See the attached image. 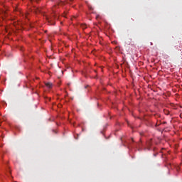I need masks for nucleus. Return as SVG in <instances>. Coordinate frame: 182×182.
<instances>
[{
    "mask_svg": "<svg viewBox=\"0 0 182 182\" xmlns=\"http://www.w3.org/2000/svg\"><path fill=\"white\" fill-rule=\"evenodd\" d=\"M46 86L48 87V89H52L53 85L52 84V82H46Z\"/></svg>",
    "mask_w": 182,
    "mask_h": 182,
    "instance_id": "nucleus-1",
    "label": "nucleus"
},
{
    "mask_svg": "<svg viewBox=\"0 0 182 182\" xmlns=\"http://www.w3.org/2000/svg\"><path fill=\"white\" fill-rule=\"evenodd\" d=\"M80 26L82 28V29H86V28H87V25L85 23L80 24Z\"/></svg>",
    "mask_w": 182,
    "mask_h": 182,
    "instance_id": "nucleus-2",
    "label": "nucleus"
},
{
    "mask_svg": "<svg viewBox=\"0 0 182 182\" xmlns=\"http://www.w3.org/2000/svg\"><path fill=\"white\" fill-rule=\"evenodd\" d=\"M89 9H90V11H93V7L89 6Z\"/></svg>",
    "mask_w": 182,
    "mask_h": 182,
    "instance_id": "nucleus-3",
    "label": "nucleus"
},
{
    "mask_svg": "<svg viewBox=\"0 0 182 182\" xmlns=\"http://www.w3.org/2000/svg\"><path fill=\"white\" fill-rule=\"evenodd\" d=\"M170 112L166 111V112H165V114H169Z\"/></svg>",
    "mask_w": 182,
    "mask_h": 182,
    "instance_id": "nucleus-4",
    "label": "nucleus"
},
{
    "mask_svg": "<svg viewBox=\"0 0 182 182\" xmlns=\"http://www.w3.org/2000/svg\"><path fill=\"white\" fill-rule=\"evenodd\" d=\"M156 126H160V124L156 123Z\"/></svg>",
    "mask_w": 182,
    "mask_h": 182,
    "instance_id": "nucleus-5",
    "label": "nucleus"
},
{
    "mask_svg": "<svg viewBox=\"0 0 182 182\" xmlns=\"http://www.w3.org/2000/svg\"><path fill=\"white\" fill-rule=\"evenodd\" d=\"M25 17H26V18H28V14H26V15H25Z\"/></svg>",
    "mask_w": 182,
    "mask_h": 182,
    "instance_id": "nucleus-6",
    "label": "nucleus"
},
{
    "mask_svg": "<svg viewBox=\"0 0 182 182\" xmlns=\"http://www.w3.org/2000/svg\"><path fill=\"white\" fill-rule=\"evenodd\" d=\"M132 141H134L133 139H132Z\"/></svg>",
    "mask_w": 182,
    "mask_h": 182,
    "instance_id": "nucleus-7",
    "label": "nucleus"
}]
</instances>
